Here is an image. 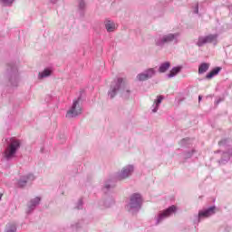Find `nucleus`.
Returning a JSON list of instances; mask_svg holds the SVG:
<instances>
[{
	"label": "nucleus",
	"instance_id": "nucleus-26",
	"mask_svg": "<svg viewBox=\"0 0 232 232\" xmlns=\"http://www.w3.org/2000/svg\"><path fill=\"white\" fill-rule=\"evenodd\" d=\"M3 6H12L14 5V1L15 0H0Z\"/></svg>",
	"mask_w": 232,
	"mask_h": 232
},
{
	"label": "nucleus",
	"instance_id": "nucleus-17",
	"mask_svg": "<svg viewBox=\"0 0 232 232\" xmlns=\"http://www.w3.org/2000/svg\"><path fill=\"white\" fill-rule=\"evenodd\" d=\"M180 72H182V65H179V66H176V67H173L169 73L167 74V77L169 79H173V77H177V75H179V73H180Z\"/></svg>",
	"mask_w": 232,
	"mask_h": 232
},
{
	"label": "nucleus",
	"instance_id": "nucleus-34",
	"mask_svg": "<svg viewBox=\"0 0 232 232\" xmlns=\"http://www.w3.org/2000/svg\"><path fill=\"white\" fill-rule=\"evenodd\" d=\"M53 5H55V3H57V0H50Z\"/></svg>",
	"mask_w": 232,
	"mask_h": 232
},
{
	"label": "nucleus",
	"instance_id": "nucleus-29",
	"mask_svg": "<svg viewBox=\"0 0 232 232\" xmlns=\"http://www.w3.org/2000/svg\"><path fill=\"white\" fill-rule=\"evenodd\" d=\"M229 142L228 140H222L221 141L218 142L219 146H227V143Z\"/></svg>",
	"mask_w": 232,
	"mask_h": 232
},
{
	"label": "nucleus",
	"instance_id": "nucleus-7",
	"mask_svg": "<svg viewBox=\"0 0 232 232\" xmlns=\"http://www.w3.org/2000/svg\"><path fill=\"white\" fill-rule=\"evenodd\" d=\"M215 209H217V207L212 206V207H209L208 208L199 210L198 215L196 216V219L194 220V222L196 224H198L202 220H204V218H209V217H212V215H215Z\"/></svg>",
	"mask_w": 232,
	"mask_h": 232
},
{
	"label": "nucleus",
	"instance_id": "nucleus-23",
	"mask_svg": "<svg viewBox=\"0 0 232 232\" xmlns=\"http://www.w3.org/2000/svg\"><path fill=\"white\" fill-rule=\"evenodd\" d=\"M5 232H17V227L14 224H10L6 227Z\"/></svg>",
	"mask_w": 232,
	"mask_h": 232
},
{
	"label": "nucleus",
	"instance_id": "nucleus-31",
	"mask_svg": "<svg viewBox=\"0 0 232 232\" xmlns=\"http://www.w3.org/2000/svg\"><path fill=\"white\" fill-rule=\"evenodd\" d=\"M224 100L222 98H219L218 100L216 101V104H220Z\"/></svg>",
	"mask_w": 232,
	"mask_h": 232
},
{
	"label": "nucleus",
	"instance_id": "nucleus-20",
	"mask_svg": "<svg viewBox=\"0 0 232 232\" xmlns=\"http://www.w3.org/2000/svg\"><path fill=\"white\" fill-rule=\"evenodd\" d=\"M113 188H115V182L111 179H108L103 185V191L106 193L110 191V189H113Z\"/></svg>",
	"mask_w": 232,
	"mask_h": 232
},
{
	"label": "nucleus",
	"instance_id": "nucleus-25",
	"mask_svg": "<svg viewBox=\"0 0 232 232\" xmlns=\"http://www.w3.org/2000/svg\"><path fill=\"white\" fill-rule=\"evenodd\" d=\"M82 224H84V221L80 220L77 223L72 225V229H81L82 227Z\"/></svg>",
	"mask_w": 232,
	"mask_h": 232
},
{
	"label": "nucleus",
	"instance_id": "nucleus-35",
	"mask_svg": "<svg viewBox=\"0 0 232 232\" xmlns=\"http://www.w3.org/2000/svg\"><path fill=\"white\" fill-rule=\"evenodd\" d=\"M110 204H108V203H105V208H110Z\"/></svg>",
	"mask_w": 232,
	"mask_h": 232
},
{
	"label": "nucleus",
	"instance_id": "nucleus-15",
	"mask_svg": "<svg viewBox=\"0 0 232 232\" xmlns=\"http://www.w3.org/2000/svg\"><path fill=\"white\" fill-rule=\"evenodd\" d=\"M104 26L105 30L109 33L111 34L114 30L117 29V25H115V22L110 20V19H105L104 21Z\"/></svg>",
	"mask_w": 232,
	"mask_h": 232
},
{
	"label": "nucleus",
	"instance_id": "nucleus-18",
	"mask_svg": "<svg viewBox=\"0 0 232 232\" xmlns=\"http://www.w3.org/2000/svg\"><path fill=\"white\" fill-rule=\"evenodd\" d=\"M232 157V148L227 152H223L221 160H218L219 164H226Z\"/></svg>",
	"mask_w": 232,
	"mask_h": 232
},
{
	"label": "nucleus",
	"instance_id": "nucleus-5",
	"mask_svg": "<svg viewBox=\"0 0 232 232\" xmlns=\"http://www.w3.org/2000/svg\"><path fill=\"white\" fill-rule=\"evenodd\" d=\"M142 206V196L139 193H134L130 196V202L126 206L127 211L131 213V215H135V213H139L140 208Z\"/></svg>",
	"mask_w": 232,
	"mask_h": 232
},
{
	"label": "nucleus",
	"instance_id": "nucleus-8",
	"mask_svg": "<svg viewBox=\"0 0 232 232\" xmlns=\"http://www.w3.org/2000/svg\"><path fill=\"white\" fill-rule=\"evenodd\" d=\"M218 39V34H208L205 36H198V42L196 43L197 46L202 48V46L206 44H209L211 43H215Z\"/></svg>",
	"mask_w": 232,
	"mask_h": 232
},
{
	"label": "nucleus",
	"instance_id": "nucleus-30",
	"mask_svg": "<svg viewBox=\"0 0 232 232\" xmlns=\"http://www.w3.org/2000/svg\"><path fill=\"white\" fill-rule=\"evenodd\" d=\"M82 204H83V203H82V199L78 200L76 208H77V209H82Z\"/></svg>",
	"mask_w": 232,
	"mask_h": 232
},
{
	"label": "nucleus",
	"instance_id": "nucleus-28",
	"mask_svg": "<svg viewBox=\"0 0 232 232\" xmlns=\"http://www.w3.org/2000/svg\"><path fill=\"white\" fill-rule=\"evenodd\" d=\"M193 153H195V150H192L191 151L185 152L184 159H191V157H193Z\"/></svg>",
	"mask_w": 232,
	"mask_h": 232
},
{
	"label": "nucleus",
	"instance_id": "nucleus-33",
	"mask_svg": "<svg viewBox=\"0 0 232 232\" xmlns=\"http://www.w3.org/2000/svg\"><path fill=\"white\" fill-rule=\"evenodd\" d=\"M200 101H202V95L198 96V102H200Z\"/></svg>",
	"mask_w": 232,
	"mask_h": 232
},
{
	"label": "nucleus",
	"instance_id": "nucleus-11",
	"mask_svg": "<svg viewBox=\"0 0 232 232\" xmlns=\"http://www.w3.org/2000/svg\"><path fill=\"white\" fill-rule=\"evenodd\" d=\"M177 212V207L175 205L170 206L169 208L164 210L163 212H160L156 219V225L160 224L162 220L165 218H168V217H171L173 213Z\"/></svg>",
	"mask_w": 232,
	"mask_h": 232
},
{
	"label": "nucleus",
	"instance_id": "nucleus-19",
	"mask_svg": "<svg viewBox=\"0 0 232 232\" xmlns=\"http://www.w3.org/2000/svg\"><path fill=\"white\" fill-rule=\"evenodd\" d=\"M171 67V63L169 62H165L160 63L158 72L160 73H166L167 70H169V68Z\"/></svg>",
	"mask_w": 232,
	"mask_h": 232
},
{
	"label": "nucleus",
	"instance_id": "nucleus-13",
	"mask_svg": "<svg viewBox=\"0 0 232 232\" xmlns=\"http://www.w3.org/2000/svg\"><path fill=\"white\" fill-rule=\"evenodd\" d=\"M40 202H41V198L39 197H36L31 199L27 204V215H30V213H32L34 209H35V208L39 206Z\"/></svg>",
	"mask_w": 232,
	"mask_h": 232
},
{
	"label": "nucleus",
	"instance_id": "nucleus-6",
	"mask_svg": "<svg viewBox=\"0 0 232 232\" xmlns=\"http://www.w3.org/2000/svg\"><path fill=\"white\" fill-rule=\"evenodd\" d=\"M82 113V108L81 106V97L72 102V107L67 111L65 115L66 119H75Z\"/></svg>",
	"mask_w": 232,
	"mask_h": 232
},
{
	"label": "nucleus",
	"instance_id": "nucleus-24",
	"mask_svg": "<svg viewBox=\"0 0 232 232\" xmlns=\"http://www.w3.org/2000/svg\"><path fill=\"white\" fill-rule=\"evenodd\" d=\"M85 8H86V3L84 2V0H79V11L84 12Z\"/></svg>",
	"mask_w": 232,
	"mask_h": 232
},
{
	"label": "nucleus",
	"instance_id": "nucleus-9",
	"mask_svg": "<svg viewBox=\"0 0 232 232\" xmlns=\"http://www.w3.org/2000/svg\"><path fill=\"white\" fill-rule=\"evenodd\" d=\"M133 171H135V167L133 165H127L121 169L120 172L117 174L118 180H124L129 179L133 175Z\"/></svg>",
	"mask_w": 232,
	"mask_h": 232
},
{
	"label": "nucleus",
	"instance_id": "nucleus-2",
	"mask_svg": "<svg viewBox=\"0 0 232 232\" xmlns=\"http://www.w3.org/2000/svg\"><path fill=\"white\" fill-rule=\"evenodd\" d=\"M180 33H169L167 34H158L154 38V44L158 48H164L166 44H179L180 43Z\"/></svg>",
	"mask_w": 232,
	"mask_h": 232
},
{
	"label": "nucleus",
	"instance_id": "nucleus-36",
	"mask_svg": "<svg viewBox=\"0 0 232 232\" xmlns=\"http://www.w3.org/2000/svg\"><path fill=\"white\" fill-rule=\"evenodd\" d=\"M1 198H3V194H0V200H1Z\"/></svg>",
	"mask_w": 232,
	"mask_h": 232
},
{
	"label": "nucleus",
	"instance_id": "nucleus-14",
	"mask_svg": "<svg viewBox=\"0 0 232 232\" xmlns=\"http://www.w3.org/2000/svg\"><path fill=\"white\" fill-rule=\"evenodd\" d=\"M162 101H164V96L162 95L157 96V99L154 101L151 106L152 113H157V111H159V108L160 104H162Z\"/></svg>",
	"mask_w": 232,
	"mask_h": 232
},
{
	"label": "nucleus",
	"instance_id": "nucleus-27",
	"mask_svg": "<svg viewBox=\"0 0 232 232\" xmlns=\"http://www.w3.org/2000/svg\"><path fill=\"white\" fill-rule=\"evenodd\" d=\"M191 140L189 138H185L180 140L179 144L180 146H188V142H190Z\"/></svg>",
	"mask_w": 232,
	"mask_h": 232
},
{
	"label": "nucleus",
	"instance_id": "nucleus-4",
	"mask_svg": "<svg viewBox=\"0 0 232 232\" xmlns=\"http://www.w3.org/2000/svg\"><path fill=\"white\" fill-rule=\"evenodd\" d=\"M5 77L10 86H13L14 88H16V86H19V81H21V77L19 76V69L17 68V65L15 63H9L7 65Z\"/></svg>",
	"mask_w": 232,
	"mask_h": 232
},
{
	"label": "nucleus",
	"instance_id": "nucleus-32",
	"mask_svg": "<svg viewBox=\"0 0 232 232\" xmlns=\"http://www.w3.org/2000/svg\"><path fill=\"white\" fill-rule=\"evenodd\" d=\"M194 14H198V5H197L195 10H194Z\"/></svg>",
	"mask_w": 232,
	"mask_h": 232
},
{
	"label": "nucleus",
	"instance_id": "nucleus-12",
	"mask_svg": "<svg viewBox=\"0 0 232 232\" xmlns=\"http://www.w3.org/2000/svg\"><path fill=\"white\" fill-rule=\"evenodd\" d=\"M34 180H35V175L29 173L24 176H22L19 179V180L17 182V186H18V188H25V186L27 184H32V182H34Z\"/></svg>",
	"mask_w": 232,
	"mask_h": 232
},
{
	"label": "nucleus",
	"instance_id": "nucleus-1",
	"mask_svg": "<svg viewBox=\"0 0 232 232\" xmlns=\"http://www.w3.org/2000/svg\"><path fill=\"white\" fill-rule=\"evenodd\" d=\"M119 92H121V96L123 99H130L131 91L126 88V82H124L122 78H117L111 83L108 91L109 99H113L117 93H119Z\"/></svg>",
	"mask_w": 232,
	"mask_h": 232
},
{
	"label": "nucleus",
	"instance_id": "nucleus-22",
	"mask_svg": "<svg viewBox=\"0 0 232 232\" xmlns=\"http://www.w3.org/2000/svg\"><path fill=\"white\" fill-rule=\"evenodd\" d=\"M209 70V63H203L198 66V73L199 75H202L203 73H206Z\"/></svg>",
	"mask_w": 232,
	"mask_h": 232
},
{
	"label": "nucleus",
	"instance_id": "nucleus-16",
	"mask_svg": "<svg viewBox=\"0 0 232 232\" xmlns=\"http://www.w3.org/2000/svg\"><path fill=\"white\" fill-rule=\"evenodd\" d=\"M53 72V71L52 68H45L44 71L38 73V80L43 81V79H47V77H50Z\"/></svg>",
	"mask_w": 232,
	"mask_h": 232
},
{
	"label": "nucleus",
	"instance_id": "nucleus-3",
	"mask_svg": "<svg viewBox=\"0 0 232 232\" xmlns=\"http://www.w3.org/2000/svg\"><path fill=\"white\" fill-rule=\"evenodd\" d=\"M7 143V147L4 151V157L6 160H12V159H15V155H17V151L21 149V140L17 138H9L5 140Z\"/></svg>",
	"mask_w": 232,
	"mask_h": 232
},
{
	"label": "nucleus",
	"instance_id": "nucleus-10",
	"mask_svg": "<svg viewBox=\"0 0 232 232\" xmlns=\"http://www.w3.org/2000/svg\"><path fill=\"white\" fill-rule=\"evenodd\" d=\"M155 75H157V71H155L154 68H149L141 73H139L136 76V79L137 81H140V82H142L144 81H148L149 79H152V77H155Z\"/></svg>",
	"mask_w": 232,
	"mask_h": 232
},
{
	"label": "nucleus",
	"instance_id": "nucleus-21",
	"mask_svg": "<svg viewBox=\"0 0 232 232\" xmlns=\"http://www.w3.org/2000/svg\"><path fill=\"white\" fill-rule=\"evenodd\" d=\"M222 70V67H216L210 72L206 75V79H213L215 75H218Z\"/></svg>",
	"mask_w": 232,
	"mask_h": 232
}]
</instances>
